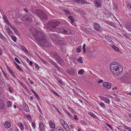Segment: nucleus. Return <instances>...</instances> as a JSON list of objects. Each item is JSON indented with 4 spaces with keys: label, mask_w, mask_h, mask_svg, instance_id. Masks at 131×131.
<instances>
[{
    "label": "nucleus",
    "mask_w": 131,
    "mask_h": 131,
    "mask_svg": "<svg viewBox=\"0 0 131 131\" xmlns=\"http://www.w3.org/2000/svg\"><path fill=\"white\" fill-rule=\"evenodd\" d=\"M110 70L113 74L118 76L120 75L123 71V68L121 65L115 62L111 63L110 65Z\"/></svg>",
    "instance_id": "f257e3e1"
},
{
    "label": "nucleus",
    "mask_w": 131,
    "mask_h": 131,
    "mask_svg": "<svg viewBox=\"0 0 131 131\" xmlns=\"http://www.w3.org/2000/svg\"><path fill=\"white\" fill-rule=\"evenodd\" d=\"M31 33L33 35L37 41L41 42L45 41L46 37L42 32L37 31L35 28L32 27L30 29Z\"/></svg>",
    "instance_id": "f03ea898"
},
{
    "label": "nucleus",
    "mask_w": 131,
    "mask_h": 131,
    "mask_svg": "<svg viewBox=\"0 0 131 131\" xmlns=\"http://www.w3.org/2000/svg\"><path fill=\"white\" fill-rule=\"evenodd\" d=\"M60 24V22L58 21H51L48 23L47 27L51 31H54Z\"/></svg>",
    "instance_id": "7ed1b4c3"
},
{
    "label": "nucleus",
    "mask_w": 131,
    "mask_h": 131,
    "mask_svg": "<svg viewBox=\"0 0 131 131\" xmlns=\"http://www.w3.org/2000/svg\"><path fill=\"white\" fill-rule=\"evenodd\" d=\"M36 14L42 21H45L48 19L46 14L40 9H38L36 11Z\"/></svg>",
    "instance_id": "20e7f679"
},
{
    "label": "nucleus",
    "mask_w": 131,
    "mask_h": 131,
    "mask_svg": "<svg viewBox=\"0 0 131 131\" xmlns=\"http://www.w3.org/2000/svg\"><path fill=\"white\" fill-rule=\"evenodd\" d=\"M57 31L58 32L65 35H70L73 32L72 30H71L65 26H62L58 28Z\"/></svg>",
    "instance_id": "39448f33"
},
{
    "label": "nucleus",
    "mask_w": 131,
    "mask_h": 131,
    "mask_svg": "<svg viewBox=\"0 0 131 131\" xmlns=\"http://www.w3.org/2000/svg\"><path fill=\"white\" fill-rule=\"evenodd\" d=\"M33 18H34V17L31 15H25L22 16V20L26 21L28 23H30L32 21Z\"/></svg>",
    "instance_id": "423d86ee"
},
{
    "label": "nucleus",
    "mask_w": 131,
    "mask_h": 131,
    "mask_svg": "<svg viewBox=\"0 0 131 131\" xmlns=\"http://www.w3.org/2000/svg\"><path fill=\"white\" fill-rule=\"evenodd\" d=\"M49 36L51 39L55 43L57 42V34H56L53 33H50L49 34Z\"/></svg>",
    "instance_id": "0eeeda50"
},
{
    "label": "nucleus",
    "mask_w": 131,
    "mask_h": 131,
    "mask_svg": "<svg viewBox=\"0 0 131 131\" xmlns=\"http://www.w3.org/2000/svg\"><path fill=\"white\" fill-rule=\"evenodd\" d=\"M41 45L45 47L51 46V44L50 42L47 41L46 38L45 41H43L41 42Z\"/></svg>",
    "instance_id": "6e6552de"
},
{
    "label": "nucleus",
    "mask_w": 131,
    "mask_h": 131,
    "mask_svg": "<svg viewBox=\"0 0 131 131\" xmlns=\"http://www.w3.org/2000/svg\"><path fill=\"white\" fill-rule=\"evenodd\" d=\"M56 59L58 63L59 64L62 65H64L65 63L64 60L59 56L56 58Z\"/></svg>",
    "instance_id": "1a4fd4ad"
},
{
    "label": "nucleus",
    "mask_w": 131,
    "mask_h": 131,
    "mask_svg": "<svg viewBox=\"0 0 131 131\" xmlns=\"http://www.w3.org/2000/svg\"><path fill=\"white\" fill-rule=\"evenodd\" d=\"M49 62L52 64L58 70H60V67L58 66L56 62H54L53 60L51 59H49L48 60Z\"/></svg>",
    "instance_id": "9d476101"
},
{
    "label": "nucleus",
    "mask_w": 131,
    "mask_h": 131,
    "mask_svg": "<svg viewBox=\"0 0 131 131\" xmlns=\"http://www.w3.org/2000/svg\"><path fill=\"white\" fill-rule=\"evenodd\" d=\"M94 3L95 6L97 8L101 6L102 2L100 0H95Z\"/></svg>",
    "instance_id": "9b49d317"
},
{
    "label": "nucleus",
    "mask_w": 131,
    "mask_h": 131,
    "mask_svg": "<svg viewBox=\"0 0 131 131\" xmlns=\"http://www.w3.org/2000/svg\"><path fill=\"white\" fill-rule=\"evenodd\" d=\"M103 85L106 88L108 89H110L111 87V84L110 83L107 82L104 83L103 84Z\"/></svg>",
    "instance_id": "f8f14e48"
},
{
    "label": "nucleus",
    "mask_w": 131,
    "mask_h": 131,
    "mask_svg": "<svg viewBox=\"0 0 131 131\" xmlns=\"http://www.w3.org/2000/svg\"><path fill=\"white\" fill-rule=\"evenodd\" d=\"M94 29L96 30L101 31V28L99 25L96 23L94 24Z\"/></svg>",
    "instance_id": "ddd939ff"
},
{
    "label": "nucleus",
    "mask_w": 131,
    "mask_h": 131,
    "mask_svg": "<svg viewBox=\"0 0 131 131\" xmlns=\"http://www.w3.org/2000/svg\"><path fill=\"white\" fill-rule=\"evenodd\" d=\"M52 57L55 58V59L59 55V54L56 51H52L51 53Z\"/></svg>",
    "instance_id": "4468645a"
},
{
    "label": "nucleus",
    "mask_w": 131,
    "mask_h": 131,
    "mask_svg": "<svg viewBox=\"0 0 131 131\" xmlns=\"http://www.w3.org/2000/svg\"><path fill=\"white\" fill-rule=\"evenodd\" d=\"M62 126L67 131H70V128L66 123L63 124Z\"/></svg>",
    "instance_id": "2eb2a0df"
},
{
    "label": "nucleus",
    "mask_w": 131,
    "mask_h": 131,
    "mask_svg": "<svg viewBox=\"0 0 131 131\" xmlns=\"http://www.w3.org/2000/svg\"><path fill=\"white\" fill-rule=\"evenodd\" d=\"M67 72L71 75L73 76L74 74V71L73 69H69L67 70Z\"/></svg>",
    "instance_id": "dca6fc26"
},
{
    "label": "nucleus",
    "mask_w": 131,
    "mask_h": 131,
    "mask_svg": "<svg viewBox=\"0 0 131 131\" xmlns=\"http://www.w3.org/2000/svg\"><path fill=\"white\" fill-rule=\"evenodd\" d=\"M44 126L43 124L41 122L39 124V131H42L44 129Z\"/></svg>",
    "instance_id": "f3484780"
},
{
    "label": "nucleus",
    "mask_w": 131,
    "mask_h": 131,
    "mask_svg": "<svg viewBox=\"0 0 131 131\" xmlns=\"http://www.w3.org/2000/svg\"><path fill=\"white\" fill-rule=\"evenodd\" d=\"M75 2L79 3H82L83 4L86 3V2L85 0H73Z\"/></svg>",
    "instance_id": "a211bd4d"
},
{
    "label": "nucleus",
    "mask_w": 131,
    "mask_h": 131,
    "mask_svg": "<svg viewBox=\"0 0 131 131\" xmlns=\"http://www.w3.org/2000/svg\"><path fill=\"white\" fill-rule=\"evenodd\" d=\"M57 44L60 46H62L65 45L66 43L64 41L60 40L59 41Z\"/></svg>",
    "instance_id": "6ab92c4d"
},
{
    "label": "nucleus",
    "mask_w": 131,
    "mask_h": 131,
    "mask_svg": "<svg viewBox=\"0 0 131 131\" xmlns=\"http://www.w3.org/2000/svg\"><path fill=\"white\" fill-rule=\"evenodd\" d=\"M4 20L8 25H9L10 24L9 23V22L7 19L6 17L5 16H4L3 17Z\"/></svg>",
    "instance_id": "aec40b11"
},
{
    "label": "nucleus",
    "mask_w": 131,
    "mask_h": 131,
    "mask_svg": "<svg viewBox=\"0 0 131 131\" xmlns=\"http://www.w3.org/2000/svg\"><path fill=\"white\" fill-rule=\"evenodd\" d=\"M4 126L6 128H9L10 126V124L8 122L6 121L4 124Z\"/></svg>",
    "instance_id": "412c9836"
},
{
    "label": "nucleus",
    "mask_w": 131,
    "mask_h": 131,
    "mask_svg": "<svg viewBox=\"0 0 131 131\" xmlns=\"http://www.w3.org/2000/svg\"><path fill=\"white\" fill-rule=\"evenodd\" d=\"M55 130L56 131H64L63 128L59 126H57L56 127Z\"/></svg>",
    "instance_id": "4be33fe9"
},
{
    "label": "nucleus",
    "mask_w": 131,
    "mask_h": 131,
    "mask_svg": "<svg viewBox=\"0 0 131 131\" xmlns=\"http://www.w3.org/2000/svg\"><path fill=\"white\" fill-rule=\"evenodd\" d=\"M9 26L16 33H17L18 32V30L13 25H12L10 24Z\"/></svg>",
    "instance_id": "5701e85b"
},
{
    "label": "nucleus",
    "mask_w": 131,
    "mask_h": 131,
    "mask_svg": "<svg viewBox=\"0 0 131 131\" xmlns=\"http://www.w3.org/2000/svg\"><path fill=\"white\" fill-rule=\"evenodd\" d=\"M5 84L2 81H0V88H3L5 86Z\"/></svg>",
    "instance_id": "b1692460"
},
{
    "label": "nucleus",
    "mask_w": 131,
    "mask_h": 131,
    "mask_svg": "<svg viewBox=\"0 0 131 131\" xmlns=\"http://www.w3.org/2000/svg\"><path fill=\"white\" fill-rule=\"evenodd\" d=\"M49 125L53 129H56L55 128V124L54 123L52 122V121H50L49 122Z\"/></svg>",
    "instance_id": "393cba45"
},
{
    "label": "nucleus",
    "mask_w": 131,
    "mask_h": 131,
    "mask_svg": "<svg viewBox=\"0 0 131 131\" xmlns=\"http://www.w3.org/2000/svg\"><path fill=\"white\" fill-rule=\"evenodd\" d=\"M112 48L114 49L115 51L119 52V49L116 46L113 45L112 46Z\"/></svg>",
    "instance_id": "a878e982"
},
{
    "label": "nucleus",
    "mask_w": 131,
    "mask_h": 131,
    "mask_svg": "<svg viewBox=\"0 0 131 131\" xmlns=\"http://www.w3.org/2000/svg\"><path fill=\"white\" fill-rule=\"evenodd\" d=\"M6 30L8 31L9 35L10 36H12L13 35V32L8 28H6Z\"/></svg>",
    "instance_id": "bb28decb"
},
{
    "label": "nucleus",
    "mask_w": 131,
    "mask_h": 131,
    "mask_svg": "<svg viewBox=\"0 0 131 131\" xmlns=\"http://www.w3.org/2000/svg\"><path fill=\"white\" fill-rule=\"evenodd\" d=\"M69 19L71 21V24H73L74 22V19L73 17L71 16H70L68 17Z\"/></svg>",
    "instance_id": "cd10ccee"
},
{
    "label": "nucleus",
    "mask_w": 131,
    "mask_h": 131,
    "mask_svg": "<svg viewBox=\"0 0 131 131\" xmlns=\"http://www.w3.org/2000/svg\"><path fill=\"white\" fill-rule=\"evenodd\" d=\"M9 72L13 76V77L14 78H15L16 77V75L14 73V72H13L12 70L11 69L9 71Z\"/></svg>",
    "instance_id": "c85d7f7f"
},
{
    "label": "nucleus",
    "mask_w": 131,
    "mask_h": 131,
    "mask_svg": "<svg viewBox=\"0 0 131 131\" xmlns=\"http://www.w3.org/2000/svg\"><path fill=\"white\" fill-rule=\"evenodd\" d=\"M0 38L2 39L4 41H6V38L1 33H0Z\"/></svg>",
    "instance_id": "c756f323"
},
{
    "label": "nucleus",
    "mask_w": 131,
    "mask_h": 131,
    "mask_svg": "<svg viewBox=\"0 0 131 131\" xmlns=\"http://www.w3.org/2000/svg\"><path fill=\"white\" fill-rule=\"evenodd\" d=\"M4 105L3 102L0 99V108H3Z\"/></svg>",
    "instance_id": "7c9ffc66"
},
{
    "label": "nucleus",
    "mask_w": 131,
    "mask_h": 131,
    "mask_svg": "<svg viewBox=\"0 0 131 131\" xmlns=\"http://www.w3.org/2000/svg\"><path fill=\"white\" fill-rule=\"evenodd\" d=\"M5 78L7 80H9V77L8 76L7 74V72L6 73H4V74H3Z\"/></svg>",
    "instance_id": "2f4dec72"
},
{
    "label": "nucleus",
    "mask_w": 131,
    "mask_h": 131,
    "mask_svg": "<svg viewBox=\"0 0 131 131\" xmlns=\"http://www.w3.org/2000/svg\"><path fill=\"white\" fill-rule=\"evenodd\" d=\"M84 70L83 69H82L78 71V73L79 74L83 75L84 74Z\"/></svg>",
    "instance_id": "473e14b6"
},
{
    "label": "nucleus",
    "mask_w": 131,
    "mask_h": 131,
    "mask_svg": "<svg viewBox=\"0 0 131 131\" xmlns=\"http://www.w3.org/2000/svg\"><path fill=\"white\" fill-rule=\"evenodd\" d=\"M85 31L87 34H90L91 32V30L89 28L85 29Z\"/></svg>",
    "instance_id": "72a5a7b5"
},
{
    "label": "nucleus",
    "mask_w": 131,
    "mask_h": 131,
    "mask_svg": "<svg viewBox=\"0 0 131 131\" xmlns=\"http://www.w3.org/2000/svg\"><path fill=\"white\" fill-rule=\"evenodd\" d=\"M19 127L21 130H23L24 129V126L23 124L21 123L19 125Z\"/></svg>",
    "instance_id": "f704fd0d"
},
{
    "label": "nucleus",
    "mask_w": 131,
    "mask_h": 131,
    "mask_svg": "<svg viewBox=\"0 0 131 131\" xmlns=\"http://www.w3.org/2000/svg\"><path fill=\"white\" fill-rule=\"evenodd\" d=\"M20 48H21V49L25 52H27V49L25 48V47L23 46H21L20 47Z\"/></svg>",
    "instance_id": "c9c22d12"
},
{
    "label": "nucleus",
    "mask_w": 131,
    "mask_h": 131,
    "mask_svg": "<svg viewBox=\"0 0 131 131\" xmlns=\"http://www.w3.org/2000/svg\"><path fill=\"white\" fill-rule=\"evenodd\" d=\"M65 112V113L67 114L71 119H72V118H73L72 116L66 110Z\"/></svg>",
    "instance_id": "e433bc0d"
},
{
    "label": "nucleus",
    "mask_w": 131,
    "mask_h": 131,
    "mask_svg": "<svg viewBox=\"0 0 131 131\" xmlns=\"http://www.w3.org/2000/svg\"><path fill=\"white\" fill-rule=\"evenodd\" d=\"M11 38L12 40L15 42H16V37L14 36H11Z\"/></svg>",
    "instance_id": "4c0bfd02"
},
{
    "label": "nucleus",
    "mask_w": 131,
    "mask_h": 131,
    "mask_svg": "<svg viewBox=\"0 0 131 131\" xmlns=\"http://www.w3.org/2000/svg\"><path fill=\"white\" fill-rule=\"evenodd\" d=\"M59 121L62 125L66 123L63 119L62 118H61Z\"/></svg>",
    "instance_id": "58836bf2"
},
{
    "label": "nucleus",
    "mask_w": 131,
    "mask_h": 131,
    "mask_svg": "<svg viewBox=\"0 0 131 131\" xmlns=\"http://www.w3.org/2000/svg\"><path fill=\"white\" fill-rule=\"evenodd\" d=\"M89 114L92 117L94 118H96V116L93 113L89 112Z\"/></svg>",
    "instance_id": "ea45409f"
},
{
    "label": "nucleus",
    "mask_w": 131,
    "mask_h": 131,
    "mask_svg": "<svg viewBox=\"0 0 131 131\" xmlns=\"http://www.w3.org/2000/svg\"><path fill=\"white\" fill-rule=\"evenodd\" d=\"M63 11L67 15H70V12L68 10H66L64 9H63Z\"/></svg>",
    "instance_id": "a19ab883"
},
{
    "label": "nucleus",
    "mask_w": 131,
    "mask_h": 131,
    "mask_svg": "<svg viewBox=\"0 0 131 131\" xmlns=\"http://www.w3.org/2000/svg\"><path fill=\"white\" fill-rule=\"evenodd\" d=\"M56 80L58 81L61 84H62L63 82L59 78H58L56 79Z\"/></svg>",
    "instance_id": "79ce46f5"
},
{
    "label": "nucleus",
    "mask_w": 131,
    "mask_h": 131,
    "mask_svg": "<svg viewBox=\"0 0 131 131\" xmlns=\"http://www.w3.org/2000/svg\"><path fill=\"white\" fill-rule=\"evenodd\" d=\"M77 61L80 63H82L83 62V61L82 59V58L80 57L77 59Z\"/></svg>",
    "instance_id": "37998d69"
},
{
    "label": "nucleus",
    "mask_w": 131,
    "mask_h": 131,
    "mask_svg": "<svg viewBox=\"0 0 131 131\" xmlns=\"http://www.w3.org/2000/svg\"><path fill=\"white\" fill-rule=\"evenodd\" d=\"M26 116L28 119L30 121L31 120V116L29 114H27L26 115Z\"/></svg>",
    "instance_id": "c03bdc74"
},
{
    "label": "nucleus",
    "mask_w": 131,
    "mask_h": 131,
    "mask_svg": "<svg viewBox=\"0 0 131 131\" xmlns=\"http://www.w3.org/2000/svg\"><path fill=\"white\" fill-rule=\"evenodd\" d=\"M7 106L8 107H10L12 105V104L11 102L10 101H8L7 102Z\"/></svg>",
    "instance_id": "a18cd8bd"
},
{
    "label": "nucleus",
    "mask_w": 131,
    "mask_h": 131,
    "mask_svg": "<svg viewBox=\"0 0 131 131\" xmlns=\"http://www.w3.org/2000/svg\"><path fill=\"white\" fill-rule=\"evenodd\" d=\"M15 60L19 64H21V63L20 61L16 57L14 58Z\"/></svg>",
    "instance_id": "49530a36"
},
{
    "label": "nucleus",
    "mask_w": 131,
    "mask_h": 131,
    "mask_svg": "<svg viewBox=\"0 0 131 131\" xmlns=\"http://www.w3.org/2000/svg\"><path fill=\"white\" fill-rule=\"evenodd\" d=\"M8 91L11 93L13 92V89L11 87L8 88Z\"/></svg>",
    "instance_id": "de8ad7c7"
},
{
    "label": "nucleus",
    "mask_w": 131,
    "mask_h": 131,
    "mask_svg": "<svg viewBox=\"0 0 131 131\" xmlns=\"http://www.w3.org/2000/svg\"><path fill=\"white\" fill-rule=\"evenodd\" d=\"M100 105L104 109L105 107V104L103 103H100Z\"/></svg>",
    "instance_id": "09e8293b"
},
{
    "label": "nucleus",
    "mask_w": 131,
    "mask_h": 131,
    "mask_svg": "<svg viewBox=\"0 0 131 131\" xmlns=\"http://www.w3.org/2000/svg\"><path fill=\"white\" fill-rule=\"evenodd\" d=\"M104 101L105 103H109L110 102V101L108 98L106 97Z\"/></svg>",
    "instance_id": "8fccbe9b"
},
{
    "label": "nucleus",
    "mask_w": 131,
    "mask_h": 131,
    "mask_svg": "<svg viewBox=\"0 0 131 131\" xmlns=\"http://www.w3.org/2000/svg\"><path fill=\"white\" fill-rule=\"evenodd\" d=\"M40 59L41 61L44 64H47V62L46 61H45L41 58H40Z\"/></svg>",
    "instance_id": "3c124183"
},
{
    "label": "nucleus",
    "mask_w": 131,
    "mask_h": 131,
    "mask_svg": "<svg viewBox=\"0 0 131 131\" xmlns=\"http://www.w3.org/2000/svg\"><path fill=\"white\" fill-rule=\"evenodd\" d=\"M52 92L55 95H56L57 96H59V94L56 92L54 90H52Z\"/></svg>",
    "instance_id": "603ef678"
},
{
    "label": "nucleus",
    "mask_w": 131,
    "mask_h": 131,
    "mask_svg": "<svg viewBox=\"0 0 131 131\" xmlns=\"http://www.w3.org/2000/svg\"><path fill=\"white\" fill-rule=\"evenodd\" d=\"M24 110L27 112H28V111L29 110V108L28 107V106H26V107H24Z\"/></svg>",
    "instance_id": "864d4df0"
},
{
    "label": "nucleus",
    "mask_w": 131,
    "mask_h": 131,
    "mask_svg": "<svg viewBox=\"0 0 131 131\" xmlns=\"http://www.w3.org/2000/svg\"><path fill=\"white\" fill-rule=\"evenodd\" d=\"M17 68L20 71H23V70L18 65L17 66H16Z\"/></svg>",
    "instance_id": "5fc2aeb1"
},
{
    "label": "nucleus",
    "mask_w": 131,
    "mask_h": 131,
    "mask_svg": "<svg viewBox=\"0 0 131 131\" xmlns=\"http://www.w3.org/2000/svg\"><path fill=\"white\" fill-rule=\"evenodd\" d=\"M81 47L79 46V47L77 49V52H80L81 51Z\"/></svg>",
    "instance_id": "6e6d98bb"
},
{
    "label": "nucleus",
    "mask_w": 131,
    "mask_h": 131,
    "mask_svg": "<svg viewBox=\"0 0 131 131\" xmlns=\"http://www.w3.org/2000/svg\"><path fill=\"white\" fill-rule=\"evenodd\" d=\"M54 106H53V107H54L56 109V110L60 114H61V113L60 112V111L59 110H58V109L54 105Z\"/></svg>",
    "instance_id": "4d7b16f0"
},
{
    "label": "nucleus",
    "mask_w": 131,
    "mask_h": 131,
    "mask_svg": "<svg viewBox=\"0 0 131 131\" xmlns=\"http://www.w3.org/2000/svg\"><path fill=\"white\" fill-rule=\"evenodd\" d=\"M106 125L107 126H108L109 128H110L111 129H113V127L110 124H107Z\"/></svg>",
    "instance_id": "13d9d810"
},
{
    "label": "nucleus",
    "mask_w": 131,
    "mask_h": 131,
    "mask_svg": "<svg viewBox=\"0 0 131 131\" xmlns=\"http://www.w3.org/2000/svg\"><path fill=\"white\" fill-rule=\"evenodd\" d=\"M8 15L10 16L11 14V13H12V11L11 10H8Z\"/></svg>",
    "instance_id": "bf43d9fd"
},
{
    "label": "nucleus",
    "mask_w": 131,
    "mask_h": 131,
    "mask_svg": "<svg viewBox=\"0 0 131 131\" xmlns=\"http://www.w3.org/2000/svg\"><path fill=\"white\" fill-rule=\"evenodd\" d=\"M30 90L32 91V92L35 95H37V94L36 93V92L34 91L33 90V89H30Z\"/></svg>",
    "instance_id": "052dcab7"
},
{
    "label": "nucleus",
    "mask_w": 131,
    "mask_h": 131,
    "mask_svg": "<svg viewBox=\"0 0 131 131\" xmlns=\"http://www.w3.org/2000/svg\"><path fill=\"white\" fill-rule=\"evenodd\" d=\"M123 36L127 38H128L129 37V36L127 34H124L123 35Z\"/></svg>",
    "instance_id": "680f3d73"
},
{
    "label": "nucleus",
    "mask_w": 131,
    "mask_h": 131,
    "mask_svg": "<svg viewBox=\"0 0 131 131\" xmlns=\"http://www.w3.org/2000/svg\"><path fill=\"white\" fill-rule=\"evenodd\" d=\"M70 127L72 129H73L74 127V125L73 124H71L70 125Z\"/></svg>",
    "instance_id": "e2e57ef3"
},
{
    "label": "nucleus",
    "mask_w": 131,
    "mask_h": 131,
    "mask_svg": "<svg viewBox=\"0 0 131 131\" xmlns=\"http://www.w3.org/2000/svg\"><path fill=\"white\" fill-rule=\"evenodd\" d=\"M32 127H33L35 129L36 127L35 124L34 123H32Z\"/></svg>",
    "instance_id": "0e129e2a"
},
{
    "label": "nucleus",
    "mask_w": 131,
    "mask_h": 131,
    "mask_svg": "<svg viewBox=\"0 0 131 131\" xmlns=\"http://www.w3.org/2000/svg\"><path fill=\"white\" fill-rule=\"evenodd\" d=\"M35 66L36 68H37L38 69L39 68V66L37 64L35 63Z\"/></svg>",
    "instance_id": "69168bd1"
},
{
    "label": "nucleus",
    "mask_w": 131,
    "mask_h": 131,
    "mask_svg": "<svg viewBox=\"0 0 131 131\" xmlns=\"http://www.w3.org/2000/svg\"><path fill=\"white\" fill-rule=\"evenodd\" d=\"M74 118L75 120H78L79 119V118L78 117H77V116L75 115H74Z\"/></svg>",
    "instance_id": "338daca9"
},
{
    "label": "nucleus",
    "mask_w": 131,
    "mask_h": 131,
    "mask_svg": "<svg viewBox=\"0 0 131 131\" xmlns=\"http://www.w3.org/2000/svg\"><path fill=\"white\" fill-rule=\"evenodd\" d=\"M106 98L105 97H104L103 96H102L101 97V99L102 100H103L104 101V100L105 99V98Z\"/></svg>",
    "instance_id": "774afa93"
}]
</instances>
